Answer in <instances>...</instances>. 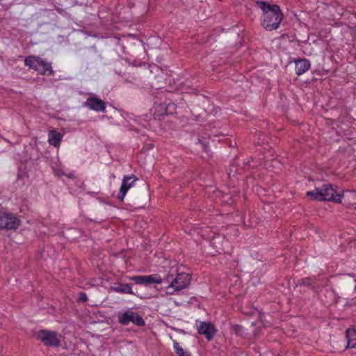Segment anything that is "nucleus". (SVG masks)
Instances as JSON below:
<instances>
[{
	"instance_id": "nucleus-20",
	"label": "nucleus",
	"mask_w": 356,
	"mask_h": 356,
	"mask_svg": "<svg viewBox=\"0 0 356 356\" xmlns=\"http://www.w3.org/2000/svg\"><path fill=\"white\" fill-rule=\"evenodd\" d=\"M88 300V297L86 293L83 292H80L79 294V301L85 302Z\"/></svg>"
},
{
	"instance_id": "nucleus-14",
	"label": "nucleus",
	"mask_w": 356,
	"mask_h": 356,
	"mask_svg": "<svg viewBox=\"0 0 356 356\" xmlns=\"http://www.w3.org/2000/svg\"><path fill=\"white\" fill-rule=\"evenodd\" d=\"M49 143L55 147L59 145L60 142L62 138V135L60 133L58 132L56 130H51L48 134Z\"/></svg>"
},
{
	"instance_id": "nucleus-16",
	"label": "nucleus",
	"mask_w": 356,
	"mask_h": 356,
	"mask_svg": "<svg viewBox=\"0 0 356 356\" xmlns=\"http://www.w3.org/2000/svg\"><path fill=\"white\" fill-rule=\"evenodd\" d=\"M39 58V56H29L25 58L24 64L30 68L35 70L37 68L36 65L38 63Z\"/></svg>"
},
{
	"instance_id": "nucleus-7",
	"label": "nucleus",
	"mask_w": 356,
	"mask_h": 356,
	"mask_svg": "<svg viewBox=\"0 0 356 356\" xmlns=\"http://www.w3.org/2000/svg\"><path fill=\"white\" fill-rule=\"evenodd\" d=\"M191 277L188 273H178L177 277L173 279L170 286L175 291H180L186 288L191 283Z\"/></svg>"
},
{
	"instance_id": "nucleus-15",
	"label": "nucleus",
	"mask_w": 356,
	"mask_h": 356,
	"mask_svg": "<svg viewBox=\"0 0 356 356\" xmlns=\"http://www.w3.org/2000/svg\"><path fill=\"white\" fill-rule=\"evenodd\" d=\"M346 334L348 339L347 348L356 347V331L348 329L346 330Z\"/></svg>"
},
{
	"instance_id": "nucleus-17",
	"label": "nucleus",
	"mask_w": 356,
	"mask_h": 356,
	"mask_svg": "<svg viewBox=\"0 0 356 356\" xmlns=\"http://www.w3.org/2000/svg\"><path fill=\"white\" fill-rule=\"evenodd\" d=\"M173 348L178 356H191V354L188 352L184 351L182 348L179 347V343L176 341H174L173 342Z\"/></svg>"
},
{
	"instance_id": "nucleus-2",
	"label": "nucleus",
	"mask_w": 356,
	"mask_h": 356,
	"mask_svg": "<svg viewBox=\"0 0 356 356\" xmlns=\"http://www.w3.org/2000/svg\"><path fill=\"white\" fill-rule=\"evenodd\" d=\"M343 193L337 192L330 184H323L320 188H316L306 193L307 197L317 201H332L340 203Z\"/></svg>"
},
{
	"instance_id": "nucleus-4",
	"label": "nucleus",
	"mask_w": 356,
	"mask_h": 356,
	"mask_svg": "<svg viewBox=\"0 0 356 356\" xmlns=\"http://www.w3.org/2000/svg\"><path fill=\"white\" fill-rule=\"evenodd\" d=\"M19 220L13 214L0 211V229H16L19 225Z\"/></svg>"
},
{
	"instance_id": "nucleus-12",
	"label": "nucleus",
	"mask_w": 356,
	"mask_h": 356,
	"mask_svg": "<svg viewBox=\"0 0 356 356\" xmlns=\"http://www.w3.org/2000/svg\"><path fill=\"white\" fill-rule=\"evenodd\" d=\"M36 65L37 68L35 71L38 72L41 74H44L47 72H49V74L50 75H53L54 74L51 63L46 62L40 57L39 58L38 63H37Z\"/></svg>"
},
{
	"instance_id": "nucleus-6",
	"label": "nucleus",
	"mask_w": 356,
	"mask_h": 356,
	"mask_svg": "<svg viewBox=\"0 0 356 356\" xmlns=\"http://www.w3.org/2000/svg\"><path fill=\"white\" fill-rule=\"evenodd\" d=\"M129 279L132 280L136 284H141L144 286H149L151 284H161L162 279L157 274H153L149 275H136L129 277Z\"/></svg>"
},
{
	"instance_id": "nucleus-1",
	"label": "nucleus",
	"mask_w": 356,
	"mask_h": 356,
	"mask_svg": "<svg viewBox=\"0 0 356 356\" xmlns=\"http://www.w3.org/2000/svg\"><path fill=\"white\" fill-rule=\"evenodd\" d=\"M257 3L263 11L262 26L264 29L268 31L277 29L283 19L280 6L264 1H257Z\"/></svg>"
},
{
	"instance_id": "nucleus-3",
	"label": "nucleus",
	"mask_w": 356,
	"mask_h": 356,
	"mask_svg": "<svg viewBox=\"0 0 356 356\" xmlns=\"http://www.w3.org/2000/svg\"><path fill=\"white\" fill-rule=\"evenodd\" d=\"M118 322L123 325H127L129 323L142 327L145 323L143 317L138 313L129 309L124 312H119L118 315Z\"/></svg>"
},
{
	"instance_id": "nucleus-9",
	"label": "nucleus",
	"mask_w": 356,
	"mask_h": 356,
	"mask_svg": "<svg viewBox=\"0 0 356 356\" xmlns=\"http://www.w3.org/2000/svg\"><path fill=\"white\" fill-rule=\"evenodd\" d=\"M197 331L200 334L204 335L208 341L212 340L217 332L215 325L210 322H201Z\"/></svg>"
},
{
	"instance_id": "nucleus-19",
	"label": "nucleus",
	"mask_w": 356,
	"mask_h": 356,
	"mask_svg": "<svg viewBox=\"0 0 356 356\" xmlns=\"http://www.w3.org/2000/svg\"><path fill=\"white\" fill-rule=\"evenodd\" d=\"M300 285L312 286V283L309 277H305L301 280Z\"/></svg>"
},
{
	"instance_id": "nucleus-11",
	"label": "nucleus",
	"mask_w": 356,
	"mask_h": 356,
	"mask_svg": "<svg viewBox=\"0 0 356 356\" xmlns=\"http://www.w3.org/2000/svg\"><path fill=\"white\" fill-rule=\"evenodd\" d=\"M110 290L117 293H129L143 299L145 297L138 292H134L132 290L131 284H119L118 286H113L110 287Z\"/></svg>"
},
{
	"instance_id": "nucleus-22",
	"label": "nucleus",
	"mask_w": 356,
	"mask_h": 356,
	"mask_svg": "<svg viewBox=\"0 0 356 356\" xmlns=\"http://www.w3.org/2000/svg\"><path fill=\"white\" fill-rule=\"evenodd\" d=\"M169 106H172V107H174V106H175V104H169V105L168 106V107H169Z\"/></svg>"
},
{
	"instance_id": "nucleus-21",
	"label": "nucleus",
	"mask_w": 356,
	"mask_h": 356,
	"mask_svg": "<svg viewBox=\"0 0 356 356\" xmlns=\"http://www.w3.org/2000/svg\"><path fill=\"white\" fill-rule=\"evenodd\" d=\"M200 144L202 145V147L203 148V150L206 152H209L208 146L205 143H202L201 140H199Z\"/></svg>"
},
{
	"instance_id": "nucleus-18",
	"label": "nucleus",
	"mask_w": 356,
	"mask_h": 356,
	"mask_svg": "<svg viewBox=\"0 0 356 356\" xmlns=\"http://www.w3.org/2000/svg\"><path fill=\"white\" fill-rule=\"evenodd\" d=\"M232 330L236 334V335H238V336H243V327L240 325H237V324H234V325H232Z\"/></svg>"
},
{
	"instance_id": "nucleus-5",
	"label": "nucleus",
	"mask_w": 356,
	"mask_h": 356,
	"mask_svg": "<svg viewBox=\"0 0 356 356\" xmlns=\"http://www.w3.org/2000/svg\"><path fill=\"white\" fill-rule=\"evenodd\" d=\"M37 337L47 346L58 347L60 344L58 334L56 332L43 330L38 333Z\"/></svg>"
},
{
	"instance_id": "nucleus-13",
	"label": "nucleus",
	"mask_w": 356,
	"mask_h": 356,
	"mask_svg": "<svg viewBox=\"0 0 356 356\" xmlns=\"http://www.w3.org/2000/svg\"><path fill=\"white\" fill-rule=\"evenodd\" d=\"M296 71L298 75H301L306 72L310 67V63L308 60L303 58L295 61Z\"/></svg>"
},
{
	"instance_id": "nucleus-8",
	"label": "nucleus",
	"mask_w": 356,
	"mask_h": 356,
	"mask_svg": "<svg viewBox=\"0 0 356 356\" xmlns=\"http://www.w3.org/2000/svg\"><path fill=\"white\" fill-rule=\"evenodd\" d=\"M137 180L138 179L133 175L123 177L122 185L118 195V199L120 201L122 202L124 200L127 191L134 186Z\"/></svg>"
},
{
	"instance_id": "nucleus-10",
	"label": "nucleus",
	"mask_w": 356,
	"mask_h": 356,
	"mask_svg": "<svg viewBox=\"0 0 356 356\" xmlns=\"http://www.w3.org/2000/svg\"><path fill=\"white\" fill-rule=\"evenodd\" d=\"M84 106L97 112H105L106 111V102L97 97H88L84 103Z\"/></svg>"
}]
</instances>
